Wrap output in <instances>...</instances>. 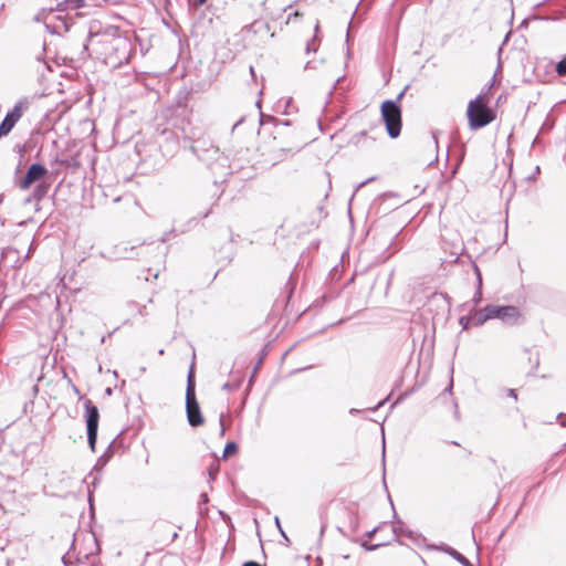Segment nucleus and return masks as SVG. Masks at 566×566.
<instances>
[{
	"label": "nucleus",
	"mask_w": 566,
	"mask_h": 566,
	"mask_svg": "<svg viewBox=\"0 0 566 566\" xmlns=\"http://www.w3.org/2000/svg\"><path fill=\"white\" fill-rule=\"evenodd\" d=\"M493 318H497L506 325H518L524 322L522 313L513 305L489 304L480 310L473 317L474 323L478 326Z\"/></svg>",
	"instance_id": "obj_1"
},
{
	"label": "nucleus",
	"mask_w": 566,
	"mask_h": 566,
	"mask_svg": "<svg viewBox=\"0 0 566 566\" xmlns=\"http://www.w3.org/2000/svg\"><path fill=\"white\" fill-rule=\"evenodd\" d=\"M134 51V45L128 38L115 36L105 45V61L113 67H119L129 62Z\"/></svg>",
	"instance_id": "obj_2"
},
{
	"label": "nucleus",
	"mask_w": 566,
	"mask_h": 566,
	"mask_svg": "<svg viewBox=\"0 0 566 566\" xmlns=\"http://www.w3.org/2000/svg\"><path fill=\"white\" fill-rule=\"evenodd\" d=\"M467 116L471 129L482 128L495 118V114L488 106L483 94H479L474 99L469 102Z\"/></svg>",
	"instance_id": "obj_3"
},
{
	"label": "nucleus",
	"mask_w": 566,
	"mask_h": 566,
	"mask_svg": "<svg viewBox=\"0 0 566 566\" xmlns=\"http://www.w3.org/2000/svg\"><path fill=\"white\" fill-rule=\"evenodd\" d=\"M186 413H187V420L191 427H199V426L203 424L205 418L201 413L200 406L196 398V380H195L193 364H191L189 371H188V376H187Z\"/></svg>",
	"instance_id": "obj_4"
},
{
	"label": "nucleus",
	"mask_w": 566,
	"mask_h": 566,
	"mask_svg": "<svg viewBox=\"0 0 566 566\" xmlns=\"http://www.w3.org/2000/svg\"><path fill=\"white\" fill-rule=\"evenodd\" d=\"M381 118L390 138H397L401 133V107L392 99H386L380 106Z\"/></svg>",
	"instance_id": "obj_5"
},
{
	"label": "nucleus",
	"mask_w": 566,
	"mask_h": 566,
	"mask_svg": "<svg viewBox=\"0 0 566 566\" xmlns=\"http://www.w3.org/2000/svg\"><path fill=\"white\" fill-rule=\"evenodd\" d=\"M84 409H85L87 442H88L91 450L93 452H95L97 431H98L99 412H98L97 407L90 399H86L84 401Z\"/></svg>",
	"instance_id": "obj_6"
},
{
	"label": "nucleus",
	"mask_w": 566,
	"mask_h": 566,
	"mask_svg": "<svg viewBox=\"0 0 566 566\" xmlns=\"http://www.w3.org/2000/svg\"><path fill=\"white\" fill-rule=\"evenodd\" d=\"M29 102L27 99H21L15 103L13 108L7 113L2 122L0 123V135H8L19 119L22 117L23 113L28 109Z\"/></svg>",
	"instance_id": "obj_7"
},
{
	"label": "nucleus",
	"mask_w": 566,
	"mask_h": 566,
	"mask_svg": "<svg viewBox=\"0 0 566 566\" xmlns=\"http://www.w3.org/2000/svg\"><path fill=\"white\" fill-rule=\"evenodd\" d=\"M48 174V169L40 163H33L29 166L24 177L21 179L19 187L27 190L32 184L41 180Z\"/></svg>",
	"instance_id": "obj_8"
},
{
	"label": "nucleus",
	"mask_w": 566,
	"mask_h": 566,
	"mask_svg": "<svg viewBox=\"0 0 566 566\" xmlns=\"http://www.w3.org/2000/svg\"><path fill=\"white\" fill-rule=\"evenodd\" d=\"M191 153L202 161L212 159L218 154V148L205 139H197L190 146Z\"/></svg>",
	"instance_id": "obj_9"
},
{
	"label": "nucleus",
	"mask_w": 566,
	"mask_h": 566,
	"mask_svg": "<svg viewBox=\"0 0 566 566\" xmlns=\"http://www.w3.org/2000/svg\"><path fill=\"white\" fill-rule=\"evenodd\" d=\"M394 517L397 520L392 526V532L396 537L402 535L416 544H420L422 541H424L421 534L408 528L401 520H398L396 513L394 514Z\"/></svg>",
	"instance_id": "obj_10"
},
{
	"label": "nucleus",
	"mask_w": 566,
	"mask_h": 566,
	"mask_svg": "<svg viewBox=\"0 0 566 566\" xmlns=\"http://www.w3.org/2000/svg\"><path fill=\"white\" fill-rule=\"evenodd\" d=\"M50 184L40 182L35 186L32 195L25 200L27 202L31 201H41L49 192Z\"/></svg>",
	"instance_id": "obj_11"
},
{
	"label": "nucleus",
	"mask_w": 566,
	"mask_h": 566,
	"mask_svg": "<svg viewBox=\"0 0 566 566\" xmlns=\"http://www.w3.org/2000/svg\"><path fill=\"white\" fill-rule=\"evenodd\" d=\"M439 549L443 551L451 557H453L457 562H459L462 566H472L471 562L461 553H459L457 549L450 546H441Z\"/></svg>",
	"instance_id": "obj_12"
},
{
	"label": "nucleus",
	"mask_w": 566,
	"mask_h": 566,
	"mask_svg": "<svg viewBox=\"0 0 566 566\" xmlns=\"http://www.w3.org/2000/svg\"><path fill=\"white\" fill-rule=\"evenodd\" d=\"M45 28L49 32L51 33H57L60 34L61 33V29H63L64 31H67V24L65 23V21L61 20L60 23L57 25H51L49 23L45 22Z\"/></svg>",
	"instance_id": "obj_13"
},
{
	"label": "nucleus",
	"mask_w": 566,
	"mask_h": 566,
	"mask_svg": "<svg viewBox=\"0 0 566 566\" xmlns=\"http://www.w3.org/2000/svg\"><path fill=\"white\" fill-rule=\"evenodd\" d=\"M238 450V447L235 444V442H228L224 447V450H223V457L227 458V457H230L232 454H234Z\"/></svg>",
	"instance_id": "obj_14"
},
{
	"label": "nucleus",
	"mask_w": 566,
	"mask_h": 566,
	"mask_svg": "<svg viewBox=\"0 0 566 566\" xmlns=\"http://www.w3.org/2000/svg\"><path fill=\"white\" fill-rule=\"evenodd\" d=\"M556 73L559 75V76H566V59H563L560 60L557 64H556Z\"/></svg>",
	"instance_id": "obj_15"
},
{
	"label": "nucleus",
	"mask_w": 566,
	"mask_h": 566,
	"mask_svg": "<svg viewBox=\"0 0 566 566\" xmlns=\"http://www.w3.org/2000/svg\"><path fill=\"white\" fill-rule=\"evenodd\" d=\"M53 13V10L50 9L49 12H46V10H41L39 13L35 14L34 17V21L35 22H41V21H44L46 20V17L52 14Z\"/></svg>",
	"instance_id": "obj_16"
},
{
	"label": "nucleus",
	"mask_w": 566,
	"mask_h": 566,
	"mask_svg": "<svg viewBox=\"0 0 566 566\" xmlns=\"http://www.w3.org/2000/svg\"><path fill=\"white\" fill-rule=\"evenodd\" d=\"M128 306H129V307H132V310H134V311H135V310H136V311H138V313H139L140 315H146V314H147V313H145V308H146V307H145V306H139V305H138L137 303H135V302H130V303L128 304Z\"/></svg>",
	"instance_id": "obj_17"
},
{
	"label": "nucleus",
	"mask_w": 566,
	"mask_h": 566,
	"mask_svg": "<svg viewBox=\"0 0 566 566\" xmlns=\"http://www.w3.org/2000/svg\"><path fill=\"white\" fill-rule=\"evenodd\" d=\"M382 544H373V545H368L366 542L361 543V546L366 549V551H375L376 548L380 547Z\"/></svg>",
	"instance_id": "obj_18"
},
{
	"label": "nucleus",
	"mask_w": 566,
	"mask_h": 566,
	"mask_svg": "<svg viewBox=\"0 0 566 566\" xmlns=\"http://www.w3.org/2000/svg\"><path fill=\"white\" fill-rule=\"evenodd\" d=\"M366 134H367V133H366V130H363V132H360V133H358V134L354 135V136H353V142H354L355 144H358V143H359V140L366 136Z\"/></svg>",
	"instance_id": "obj_19"
},
{
	"label": "nucleus",
	"mask_w": 566,
	"mask_h": 566,
	"mask_svg": "<svg viewBox=\"0 0 566 566\" xmlns=\"http://www.w3.org/2000/svg\"><path fill=\"white\" fill-rule=\"evenodd\" d=\"M408 85L405 86V88L397 95L396 99H394V102H397V104L399 105V103L401 102L406 91L408 90Z\"/></svg>",
	"instance_id": "obj_20"
},
{
	"label": "nucleus",
	"mask_w": 566,
	"mask_h": 566,
	"mask_svg": "<svg viewBox=\"0 0 566 566\" xmlns=\"http://www.w3.org/2000/svg\"><path fill=\"white\" fill-rule=\"evenodd\" d=\"M470 319H471L470 317H465V316L460 317L459 322L463 326L464 329L468 328V324H469Z\"/></svg>",
	"instance_id": "obj_21"
},
{
	"label": "nucleus",
	"mask_w": 566,
	"mask_h": 566,
	"mask_svg": "<svg viewBox=\"0 0 566 566\" xmlns=\"http://www.w3.org/2000/svg\"><path fill=\"white\" fill-rule=\"evenodd\" d=\"M237 388V386H233L231 385L230 382H226L223 386H222V389L226 390V391H232Z\"/></svg>",
	"instance_id": "obj_22"
},
{
	"label": "nucleus",
	"mask_w": 566,
	"mask_h": 566,
	"mask_svg": "<svg viewBox=\"0 0 566 566\" xmlns=\"http://www.w3.org/2000/svg\"><path fill=\"white\" fill-rule=\"evenodd\" d=\"M557 418H558V419H560V426H562V427H566V419H565V418H566V415H564V413H559V415L557 416Z\"/></svg>",
	"instance_id": "obj_23"
},
{
	"label": "nucleus",
	"mask_w": 566,
	"mask_h": 566,
	"mask_svg": "<svg viewBox=\"0 0 566 566\" xmlns=\"http://www.w3.org/2000/svg\"><path fill=\"white\" fill-rule=\"evenodd\" d=\"M378 530H379V527H375V528H373L371 531H369V532H367V533H366V536H367L368 538H371V537L376 534V532H377Z\"/></svg>",
	"instance_id": "obj_24"
},
{
	"label": "nucleus",
	"mask_w": 566,
	"mask_h": 566,
	"mask_svg": "<svg viewBox=\"0 0 566 566\" xmlns=\"http://www.w3.org/2000/svg\"><path fill=\"white\" fill-rule=\"evenodd\" d=\"M507 395L510 397H512L513 399H515V400L517 399V395H516V391L514 389H509L507 390Z\"/></svg>",
	"instance_id": "obj_25"
},
{
	"label": "nucleus",
	"mask_w": 566,
	"mask_h": 566,
	"mask_svg": "<svg viewBox=\"0 0 566 566\" xmlns=\"http://www.w3.org/2000/svg\"><path fill=\"white\" fill-rule=\"evenodd\" d=\"M373 179H374V178H369L368 180L360 182V184L356 187V190H355V191H357L358 189H360L361 187H364L368 181H371Z\"/></svg>",
	"instance_id": "obj_26"
},
{
	"label": "nucleus",
	"mask_w": 566,
	"mask_h": 566,
	"mask_svg": "<svg viewBox=\"0 0 566 566\" xmlns=\"http://www.w3.org/2000/svg\"><path fill=\"white\" fill-rule=\"evenodd\" d=\"M219 422H220V426H221V434H223L224 433L223 415L220 416Z\"/></svg>",
	"instance_id": "obj_27"
},
{
	"label": "nucleus",
	"mask_w": 566,
	"mask_h": 566,
	"mask_svg": "<svg viewBox=\"0 0 566 566\" xmlns=\"http://www.w3.org/2000/svg\"><path fill=\"white\" fill-rule=\"evenodd\" d=\"M200 497H201V501H202L203 503H207V502H208V495H207L206 493H202V494L200 495Z\"/></svg>",
	"instance_id": "obj_28"
},
{
	"label": "nucleus",
	"mask_w": 566,
	"mask_h": 566,
	"mask_svg": "<svg viewBox=\"0 0 566 566\" xmlns=\"http://www.w3.org/2000/svg\"><path fill=\"white\" fill-rule=\"evenodd\" d=\"M275 523H276V525L279 526V528H281L279 517H275ZM280 531H281L282 535L287 539V537L285 536V534L283 533V531H282V530H280Z\"/></svg>",
	"instance_id": "obj_29"
},
{
	"label": "nucleus",
	"mask_w": 566,
	"mask_h": 566,
	"mask_svg": "<svg viewBox=\"0 0 566 566\" xmlns=\"http://www.w3.org/2000/svg\"><path fill=\"white\" fill-rule=\"evenodd\" d=\"M244 120V117H241L239 120L235 122V124L233 125V129L239 126L240 124H242Z\"/></svg>",
	"instance_id": "obj_30"
},
{
	"label": "nucleus",
	"mask_w": 566,
	"mask_h": 566,
	"mask_svg": "<svg viewBox=\"0 0 566 566\" xmlns=\"http://www.w3.org/2000/svg\"><path fill=\"white\" fill-rule=\"evenodd\" d=\"M452 388H453V381L451 380L449 386L447 387L446 391L452 392Z\"/></svg>",
	"instance_id": "obj_31"
},
{
	"label": "nucleus",
	"mask_w": 566,
	"mask_h": 566,
	"mask_svg": "<svg viewBox=\"0 0 566 566\" xmlns=\"http://www.w3.org/2000/svg\"><path fill=\"white\" fill-rule=\"evenodd\" d=\"M312 51V44L311 43H307L306 45V52L310 53ZM313 51H316V49L314 48Z\"/></svg>",
	"instance_id": "obj_32"
},
{
	"label": "nucleus",
	"mask_w": 566,
	"mask_h": 566,
	"mask_svg": "<svg viewBox=\"0 0 566 566\" xmlns=\"http://www.w3.org/2000/svg\"><path fill=\"white\" fill-rule=\"evenodd\" d=\"M250 74H251L252 78L255 80V72H254L253 66H250Z\"/></svg>",
	"instance_id": "obj_33"
},
{
	"label": "nucleus",
	"mask_w": 566,
	"mask_h": 566,
	"mask_svg": "<svg viewBox=\"0 0 566 566\" xmlns=\"http://www.w3.org/2000/svg\"><path fill=\"white\" fill-rule=\"evenodd\" d=\"M134 249H135V248H134V247H132L129 251H130V252H133V251H134ZM132 256H133V255H132V253H126V254H125V258H127V259H129V258H132Z\"/></svg>",
	"instance_id": "obj_34"
},
{
	"label": "nucleus",
	"mask_w": 566,
	"mask_h": 566,
	"mask_svg": "<svg viewBox=\"0 0 566 566\" xmlns=\"http://www.w3.org/2000/svg\"><path fill=\"white\" fill-rule=\"evenodd\" d=\"M349 412H350L352 415H356V413H358V412H360V411H359L358 409L353 408V409H350V410H349Z\"/></svg>",
	"instance_id": "obj_35"
},
{
	"label": "nucleus",
	"mask_w": 566,
	"mask_h": 566,
	"mask_svg": "<svg viewBox=\"0 0 566 566\" xmlns=\"http://www.w3.org/2000/svg\"><path fill=\"white\" fill-rule=\"evenodd\" d=\"M454 416H455L457 419H459V410H458V405L457 403H455Z\"/></svg>",
	"instance_id": "obj_36"
},
{
	"label": "nucleus",
	"mask_w": 566,
	"mask_h": 566,
	"mask_svg": "<svg viewBox=\"0 0 566 566\" xmlns=\"http://www.w3.org/2000/svg\"><path fill=\"white\" fill-rule=\"evenodd\" d=\"M384 405V401H380L375 408L374 410L378 409L379 407H381Z\"/></svg>",
	"instance_id": "obj_37"
},
{
	"label": "nucleus",
	"mask_w": 566,
	"mask_h": 566,
	"mask_svg": "<svg viewBox=\"0 0 566 566\" xmlns=\"http://www.w3.org/2000/svg\"><path fill=\"white\" fill-rule=\"evenodd\" d=\"M198 4H203L207 0H197Z\"/></svg>",
	"instance_id": "obj_38"
},
{
	"label": "nucleus",
	"mask_w": 566,
	"mask_h": 566,
	"mask_svg": "<svg viewBox=\"0 0 566 566\" xmlns=\"http://www.w3.org/2000/svg\"><path fill=\"white\" fill-rule=\"evenodd\" d=\"M318 28H319V24H318V22H317V23H316V25H315V31H316V32L318 31Z\"/></svg>",
	"instance_id": "obj_39"
},
{
	"label": "nucleus",
	"mask_w": 566,
	"mask_h": 566,
	"mask_svg": "<svg viewBox=\"0 0 566 566\" xmlns=\"http://www.w3.org/2000/svg\"><path fill=\"white\" fill-rule=\"evenodd\" d=\"M357 528V521L355 520V523H354V530Z\"/></svg>",
	"instance_id": "obj_40"
},
{
	"label": "nucleus",
	"mask_w": 566,
	"mask_h": 566,
	"mask_svg": "<svg viewBox=\"0 0 566 566\" xmlns=\"http://www.w3.org/2000/svg\"><path fill=\"white\" fill-rule=\"evenodd\" d=\"M169 144H170V143L167 140V142H166V145H165L164 147H168V146H169Z\"/></svg>",
	"instance_id": "obj_41"
},
{
	"label": "nucleus",
	"mask_w": 566,
	"mask_h": 566,
	"mask_svg": "<svg viewBox=\"0 0 566 566\" xmlns=\"http://www.w3.org/2000/svg\"><path fill=\"white\" fill-rule=\"evenodd\" d=\"M2 137V135H0V138Z\"/></svg>",
	"instance_id": "obj_42"
}]
</instances>
